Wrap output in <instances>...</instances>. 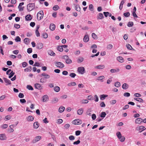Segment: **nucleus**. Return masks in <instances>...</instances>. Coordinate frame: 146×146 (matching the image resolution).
Listing matches in <instances>:
<instances>
[{
  "label": "nucleus",
  "mask_w": 146,
  "mask_h": 146,
  "mask_svg": "<svg viewBox=\"0 0 146 146\" xmlns=\"http://www.w3.org/2000/svg\"><path fill=\"white\" fill-rule=\"evenodd\" d=\"M35 7V5L33 3H30L28 4L27 6V9L29 11H31L33 10Z\"/></svg>",
  "instance_id": "nucleus-1"
},
{
  "label": "nucleus",
  "mask_w": 146,
  "mask_h": 146,
  "mask_svg": "<svg viewBox=\"0 0 146 146\" xmlns=\"http://www.w3.org/2000/svg\"><path fill=\"white\" fill-rule=\"evenodd\" d=\"M44 13L43 11H39L37 14V17L38 20H40L43 17Z\"/></svg>",
  "instance_id": "nucleus-2"
},
{
  "label": "nucleus",
  "mask_w": 146,
  "mask_h": 146,
  "mask_svg": "<svg viewBox=\"0 0 146 146\" xmlns=\"http://www.w3.org/2000/svg\"><path fill=\"white\" fill-rule=\"evenodd\" d=\"M55 65L56 66L60 68H63L64 67V65L62 62H55Z\"/></svg>",
  "instance_id": "nucleus-3"
},
{
  "label": "nucleus",
  "mask_w": 146,
  "mask_h": 146,
  "mask_svg": "<svg viewBox=\"0 0 146 146\" xmlns=\"http://www.w3.org/2000/svg\"><path fill=\"white\" fill-rule=\"evenodd\" d=\"M72 123L75 125H79L82 123V121L79 119H76L73 121Z\"/></svg>",
  "instance_id": "nucleus-4"
},
{
  "label": "nucleus",
  "mask_w": 146,
  "mask_h": 146,
  "mask_svg": "<svg viewBox=\"0 0 146 146\" xmlns=\"http://www.w3.org/2000/svg\"><path fill=\"white\" fill-rule=\"evenodd\" d=\"M77 70L78 72L81 74H83L84 73L85 69L83 67H80L78 68Z\"/></svg>",
  "instance_id": "nucleus-5"
},
{
  "label": "nucleus",
  "mask_w": 146,
  "mask_h": 146,
  "mask_svg": "<svg viewBox=\"0 0 146 146\" xmlns=\"http://www.w3.org/2000/svg\"><path fill=\"white\" fill-rule=\"evenodd\" d=\"M35 87L36 89L40 90L42 89V87L39 84L36 83L35 84Z\"/></svg>",
  "instance_id": "nucleus-6"
},
{
  "label": "nucleus",
  "mask_w": 146,
  "mask_h": 146,
  "mask_svg": "<svg viewBox=\"0 0 146 146\" xmlns=\"http://www.w3.org/2000/svg\"><path fill=\"white\" fill-rule=\"evenodd\" d=\"M24 4V3L23 2H22L19 3L18 7V8L19 9V11H23L24 7H22L21 6L23 5Z\"/></svg>",
  "instance_id": "nucleus-7"
},
{
  "label": "nucleus",
  "mask_w": 146,
  "mask_h": 146,
  "mask_svg": "<svg viewBox=\"0 0 146 146\" xmlns=\"http://www.w3.org/2000/svg\"><path fill=\"white\" fill-rule=\"evenodd\" d=\"M6 139L7 137L5 134L3 133L0 134V140H5Z\"/></svg>",
  "instance_id": "nucleus-8"
},
{
  "label": "nucleus",
  "mask_w": 146,
  "mask_h": 146,
  "mask_svg": "<svg viewBox=\"0 0 146 146\" xmlns=\"http://www.w3.org/2000/svg\"><path fill=\"white\" fill-rule=\"evenodd\" d=\"M41 138V137L40 136H38L35 137V139L33 140L32 141V142L33 143H36V142L40 140Z\"/></svg>",
  "instance_id": "nucleus-9"
},
{
  "label": "nucleus",
  "mask_w": 146,
  "mask_h": 146,
  "mask_svg": "<svg viewBox=\"0 0 146 146\" xmlns=\"http://www.w3.org/2000/svg\"><path fill=\"white\" fill-rule=\"evenodd\" d=\"M3 79L4 81L6 83V85L7 86L8 85L11 84V82L8 79L5 78H3Z\"/></svg>",
  "instance_id": "nucleus-10"
},
{
  "label": "nucleus",
  "mask_w": 146,
  "mask_h": 146,
  "mask_svg": "<svg viewBox=\"0 0 146 146\" xmlns=\"http://www.w3.org/2000/svg\"><path fill=\"white\" fill-rule=\"evenodd\" d=\"M104 18V16L102 13H99L97 16V19H102Z\"/></svg>",
  "instance_id": "nucleus-11"
},
{
  "label": "nucleus",
  "mask_w": 146,
  "mask_h": 146,
  "mask_svg": "<svg viewBox=\"0 0 146 146\" xmlns=\"http://www.w3.org/2000/svg\"><path fill=\"white\" fill-rule=\"evenodd\" d=\"M43 46V44L41 43H39L36 44V47L37 48L39 49H42Z\"/></svg>",
  "instance_id": "nucleus-12"
},
{
  "label": "nucleus",
  "mask_w": 146,
  "mask_h": 146,
  "mask_svg": "<svg viewBox=\"0 0 146 146\" xmlns=\"http://www.w3.org/2000/svg\"><path fill=\"white\" fill-rule=\"evenodd\" d=\"M143 122V119L140 118H138L136 119L135 123L137 124H140Z\"/></svg>",
  "instance_id": "nucleus-13"
},
{
  "label": "nucleus",
  "mask_w": 146,
  "mask_h": 146,
  "mask_svg": "<svg viewBox=\"0 0 146 146\" xmlns=\"http://www.w3.org/2000/svg\"><path fill=\"white\" fill-rule=\"evenodd\" d=\"M48 100V97L47 95L43 96L42 97V101L43 102H46Z\"/></svg>",
  "instance_id": "nucleus-14"
},
{
  "label": "nucleus",
  "mask_w": 146,
  "mask_h": 146,
  "mask_svg": "<svg viewBox=\"0 0 146 146\" xmlns=\"http://www.w3.org/2000/svg\"><path fill=\"white\" fill-rule=\"evenodd\" d=\"M39 125L37 121L35 122L33 124V127L35 129H37L39 127Z\"/></svg>",
  "instance_id": "nucleus-15"
},
{
  "label": "nucleus",
  "mask_w": 146,
  "mask_h": 146,
  "mask_svg": "<svg viewBox=\"0 0 146 146\" xmlns=\"http://www.w3.org/2000/svg\"><path fill=\"white\" fill-rule=\"evenodd\" d=\"M84 110L82 108H81L77 110V114L79 115H82L83 112Z\"/></svg>",
  "instance_id": "nucleus-16"
},
{
  "label": "nucleus",
  "mask_w": 146,
  "mask_h": 146,
  "mask_svg": "<svg viewBox=\"0 0 146 146\" xmlns=\"http://www.w3.org/2000/svg\"><path fill=\"white\" fill-rule=\"evenodd\" d=\"M39 28V25H38L36 27V29L35 31V33L37 36L38 37L40 35V33L38 32V29Z\"/></svg>",
  "instance_id": "nucleus-17"
},
{
  "label": "nucleus",
  "mask_w": 146,
  "mask_h": 146,
  "mask_svg": "<svg viewBox=\"0 0 146 146\" xmlns=\"http://www.w3.org/2000/svg\"><path fill=\"white\" fill-rule=\"evenodd\" d=\"M117 60L119 62L122 63L124 62V60L123 58L121 56H118L117 58Z\"/></svg>",
  "instance_id": "nucleus-18"
},
{
  "label": "nucleus",
  "mask_w": 146,
  "mask_h": 146,
  "mask_svg": "<svg viewBox=\"0 0 146 146\" xmlns=\"http://www.w3.org/2000/svg\"><path fill=\"white\" fill-rule=\"evenodd\" d=\"M55 26L54 24L53 23L50 24V29L51 30L53 31L55 29Z\"/></svg>",
  "instance_id": "nucleus-19"
},
{
  "label": "nucleus",
  "mask_w": 146,
  "mask_h": 146,
  "mask_svg": "<svg viewBox=\"0 0 146 146\" xmlns=\"http://www.w3.org/2000/svg\"><path fill=\"white\" fill-rule=\"evenodd\" d=\"M25 43L26 44H28L30 42V39L28 38H26L24 40Z\"/></svg>",
  "instance_id": "nucleus-20"
},
{
  "label": "nucleus",
  "mask_w": 146,
  "mask_h": 146,
  "mask_svg": "<svg viewBox=\"0 0 146 146\" xmlns=\"http://www.w3.org/2000/svg\"><path fill=\"white\" fill-rule=\"evenodd\" d=\"M27 120L28 121H32L34 119V117L32 116H29L27 118Z\"/></svg>",
  "instance_id": "nucleus-21"
},
{
  "label": "nucleus",
  "mask_w": 146,
  "mask_h": 146,
  "mask_svg": "<svg viewBox=\"0 0 146 146\" xmlns=\"http://www.w3.org/2000/svg\"><path fill=\"white\" fill-rule=\"evenodd\" d=\"M105 68V66L103 65H101L96 66L95 68L99 69H102Z\"/></svg>",
  "instance_id": "nucleus-22"
},
{
  "label": "nucleus",
  "mask_w": 146,
  "mask_h": 146,
  "mask_svg": "<svg viewBox=\"0 0 146 146\" xmlns=\"http://www.w3.org/2000/svg\"><path fill=\"white\" fill-rule=\"evenodd\" d=\"M89 40V38L88 35H86L83 38V40L85 42H87Z\"/></svg>",
  "instance_id": "nucleus-23"
},
{
  "label": "nucleus",
  "mask_w": 146,
  "mask_h": 146,
  "mask_svg": "<svg viewBox=\"0 0 146 146\" xmlns=\"http://www.w3.org/2000/svg\"><path fill=\"white\" fill-rule=\"evenodd\" d=\"M128 84L126 83L123 84L122 86V88L125 90L127 89L128 88Z\"/></svg>",
  "instance_id": "nucleus-24"
},
{
  "label": "nucleus",
  "mask_w": 146,
  "mask_h": 146,
  "mask_svg": "<svg viewBox=\"0 0 146 146\" xmlns=\"http://www.w3.org/2000/svg\"><path fill=\"white\" fill-rule=\"evenodd\" d=\"M108 95H107L102 94L100 96V100H103L105 99V98L108 96Z\"/></svg>",
  "instance_id": "nucleus-25"
},
{
  "label": "nucleus",
  "mask_w": 146,
  "mask_h": 146,
  "mask_svg": "<svg viewBox=\"0 0 146 146\" xmlns=\"http://www.w3.org/2000/svg\"><path fill=\"white\" fill-rule=\"evenodd\" d=\"M65 109V108L64 107L61 106L59 108L58 110V111L60 113H62L64 110Z\"/></svg>",
  "instance_id": "nucleus-26"
},
{
  "label": "nucleus",
  "mask_w": 146,
  "mask_h": 146,
  "mask_svg": "<svg viewBox=\"0 0 146 146\" xmlns=\"http://www.w3.org/2000/svg\"><path fill=\"white\" fill-rule=\"evenodd\" d=\"M25 19L26 21L31 20L32 19V18L31 17V15H27L25 16Z\"/></svg>",
  "instance_id": "nucleus-27"
},
{
  "label": "nucleus",
  "mask_w": 146,
  "mask_h": 146,
  "mask_svg": "<svg viewBox=\"0 0 146 146\" xmlns=\"http://www.w3.org/2000/svg\"><path fill=\"white\" fill-rule=\"evenodd\" d=\"M125 2V1L124 0H122L121 1L119 7V9L120 10H121L123 8V5Z\"/></svg>",
  "instance_id": "nucleus-28"
},
{
  "label": "nucleus",
  "mask_w": 146,
  "mask_h": 146,
  "mask_svg": "<svg viewBox=\"0 0 146 146\" xmlns=\"http://www.w3.org/2000/svg\"><path fill=\"white\" fill-rule=\"evenodd\" d=\"M134 99L140 102H143V99L140 98H134Z\"/></svg>",
  "instance_id": "nucleus-29"
},
{
  "label": "nucleus",
  "mask_w": 146,
  "mask_h": 146,
  "mask_svg": "<svg viewBox=\"0 0 146 146\" xmlns=\"http://www.w3.org/2000/svg\"><path fill=\"white\" fill-rule=\"evenodd\" d=\"M92 38L96 40L98 38L97 35L94 33H92Z\"/></svg>",
  "instance_id": "nucleus-30"
},
{
  "label": "nucleus",
  "mask_w": 146,
  "mask_h": 146,
  "mask_svg": "<svg viewBox=\"0 0 146 146\" xmlns=\"http://www.w3.org/2000/svg\"><path fill=\"white\" fill-rule=\"evenodd\" d=\"M91 109L89 108L87 110L86 113L87 115H89L90 116H91V113H90V112H91Z\"/></svg>",
  "instance_id": "nucleus-31"
},
{
  "label": "nucleus",
  "mask_w": 146,
  "mask_h": 146,
  "mask_svg": "<svg viewBox=\"0 0 146 146\" xmlns=\"http://www.w3.org/2000/svg\"><path fill=\"white\" fill-rule=\"evenodd\" d=\"M41 75L42 76H45V78H48L50 77V76L49 75L45 73H43Z\"/></svg>",
  "instance_id": "nucleus-32"
},
{
  "label": "nucleus",
  "mask_w": 146,
  "mask_h": 146,
  "mask_svg": "<svg viewBox=\"0 0 146 146\" xmlns=\"http://www.w3.org/2000/svg\"><path fill=\"white\" fill-rule=\"evenodd\" d=\"M126 46L127 48L129 50H134V49L131 46V45L128 44H126Z\"/></svg>",
  "instance_id": "nucleus-33"
},
{
  "label": "nucleus",
  "mask_w": 146,
  "mask_h": 146,
  "mask_svg": "<svg viewBox=\"0 0 146 146\" xmlns=\"http://www.w3.org/2000/svg\"><path fill=\"white\" fill-rule=\"evenodd\" d=\"M75 9L76 11H80V8L78 5H75Z\"/></svg>",
  "instance_id": "nucleus-34"
},
{
  "label": "nucleus",
  "mask_w": 146,
  "mask_h": 146,
  "mask_svg": "<svg viewBox=\"0 0 146 146\" xmlns=\"http://www.w3.org/2000/svg\"><path fill=\"white\" fill-rule=\"evenodd\" d=\"M32 69V67L31 66H29L27 68L24 69L25 72H29L31 71Z\"/></svg>",
  "instance_id": "nucleus-35"
},
{
  "label": "nucleus",
  "mask_w": 146,
  "mask_h": 146,
  "mask_svg": "<svg viewBox=\"0 0 146 146\" xmlns=\"http://www.w3.org/2000/svg\"><path fill=\"white\" fill-rule=\"evenodd\" d=\"M54 90L55 92H58L60 90V88L58 86H56L54 87Z\"/></svg>",
  "instance_id": "nucleus-36"
},
{
  "label": "nucleus",
  "mask_w": 146,
  "mask_h": 146,
  "mask_svg": "<svg viewBox=\"0 0 146 146\" xmlns=\"http://www.w3.org/2000/svg\"><path fill=\"white\" fill-rule=\"evenodd\" d=\"M57 50L60 52H62L63 51V49L62 47L61 46H58L57 48Z\"/></svg>",
  "instance_id": "nucleus-37"
},
{
  "label": "nucleus",
  "mask_w": 146,
  "mask_h": 146,
  "mask_svg": "<svg viewBox=\"0 0 146 146\" xmlns=\"http://www.w3.org/2000/svg\"><path fill=\"white\" fill-rule=\"evenodd\" d=\"M59 9V7L57 5H54L53 7V9L54 11H57Z\"/></svg>",
  "instance_id": "nucleus-38"
},
{
  "label": "nucleus",
  "mask_w": 146,
  "mask_h": 146,
  "mask_svg": "<svg viewBox=\"0 0 146 146\" xmlns=\"http://www.w3.org/2000/svg\"><path fill=\"white\" fill-rule=\"evenodd\" d=\"M106 113L105 112H102L101 113L100 116L101 117L104 118L106 116Z\"/></svg>",
  "instance_id": "nucleus-39"
},
{
  "label": "nucleus",
  "mask_w": 146,
  "mask_h": 146,
  "mask_svg": "<svg viewBox=\"0 0 146 146\" xmlns=\"http://www.w3.org/2000/svg\"><path fill=\"white\" fill-rule=\"evenodd\" d=\"M84 60V58L82 57H80L78 60V63L82 62Z\"/></svg>",
  "instance_id": "nucleus-40"
},
{
  "label": "nucleus",
  "mask_w": 146,
  "mask_h": 146,
  "mask_svg": "<svg viewBox=\"0 0 146 146\" xmlns=\"http://www.w3.org/2000/svg\"><path fill=\"white\" fill-rule=\"evenodd\" d=\"M127 25L129 27H132L133 25V22H129Z\"/></svg>",
  "instance_id": "nucleus-41"
},
{
  "label": "nucleus",
  "mask_w": 146,
  "mask_h": 146,
  "mask_svg": "<svg viewBox=\"0 0 146 146\" xmlns=\"http://www.w3.org/2000/svg\"><path fill=\"white\" fill-rule=\"evenodd\" d=\"M130 13L129 12L125 13H123L124 16L125 17H128L130 15Z\"/></svg>",
  "instance_id": "nucleus-42"
},
{
  "label": "nucleus",
  "mask_w": 146,
  "mask_h": 146,
  "mask_svg": "<svg viewBox=\"0 0 146 146\" xmlns=\"http://www.w3.org/2000/svg\"><path fill=\"white\" fill-rule=\"evenodd\" d=\"M105 78V77L103 76H100L98 77L97 79V80H103Z\"/></svg>",
  "instance_id": "nucleus-43"
},
{
  "label": "nucleus",
  "mask_w": 146,
  "mask_h": 146,
  "mask_svg": "<svg viewBox=\"0 0 146 146\" xmlns=\"http://www.w3.org/2000/svg\"><path fill=\"white\" fill-rule=\"evenodd\" d=\"M27 88L29 90H33V88L30 85H27Z\"/></svg>",
  "instance_id": "nucleus-44"
},
{
  "label": "nucleus",
  "mask_w": 146,
  "mask_h": 146,
  "mask_svg": "<svg viewBox=\"0 0 146 146\" xmlns=\"http://www.w3.org/2000/svg\"><path fill=\"white\" fill-rule=\"evenodd\" d=\"M114 86H115L117 87H118L120 86H121L120 83L119 82H117L116 83H115Z\"/></svg>",
  "instance_id": "nucleus-45"
},
{
  "label": "nucleus",
  "mask_w": 146,
  "mask_h": 146,
  "mask_svg": "<svg viewBox=\"0 0 146 146\" xmlns=\"http://www.w3.org/2000/svg\"><path fill=\"white\" fill-rule=\"evenodd\" d=\"M72 62V60L71 59L68 58L67 60H66V62L67 64H70Z\"/></svg>",
  "instance_id": "nucleus-46"
},
{
  "label": "nucleus",
  "mask_w": 146,
  "mask_h": 146,
  "mask_svg": "<svg viewBox=\"0 0 146 146\" xmlns=\"http://www.w3.org/2000/svg\"><path fill=\"white\" fill-rule=\"evenodd\" d=\"M15 74V72H13V71H12L9 74V78H11Z\"/></svg>",
  "instance_id": "nucleus-47"
},
{
  "label": "nucleus",
  "mask_w": 146,
  "mask_h": 146,
  "mask_svg": "<svg viewBox=\"0 0 146 146\" xmlns=\"http://www.w3.org/2000/svg\"><path fill=\"white\" fill-rule=\"evenodd\" d=\"M116 135L119 139L122 136L121 133L120 132H117L116 133Z\"/></svg>",
  "instance_id": "nucleus-48"
},
{
  "label": "nucleus",
  "mask_w": 146,
  "mask_h": 146,
  "mask_svg": "<svg viewBox=\"0 0 146 146\" xmlns=\"http://www.w3.org/2000/svg\"><path fill=\"white\" fill-rule=\"evenodd\" d=\"M42 37L45 38H47L48 37V35L46 33H44L42 35Z\"/></svg>",
  "instance_id": "nucleus-49"
},
{
  "label": "nucleus",
  "mask_w": 146,
  "mask_h": 146,
  "mask_svg": "<svg viewBox=\"0 0 146 146\" xmlns=\"http://www.w3.org/2000/svg\"><path fill=\"white\" fill-rule=\"evenodd\" d=\"M15 41L17 42H20L21 39L19 36H17L15 39Z\"/></svg>",
  "instance_id": "nucleus-50"
},
{
  "label": "nucleus",
  "mask_w": 146,
  "mask_h": 146,
  "mask_svg": "<svg viewBox=\"0 0 146 146\" xmlns=\"http://www.w3.org/2000/svg\"><path fill=\"white\" fill-rule=\"evenodd\" d=\"M58 101V99L57 98H54L52 100V102L53 103H55L57 102Z\"/></svg>",
  "instance_id": "nucleus-51"
},
{
  "label": "nucleus",
  "mask_w": 146,
  "mask_h": 146,
  "mask_svg": "<svg viewBox=\"0 0 146 146\" xmlns=\"http://www.w3.org/2000/svg\"><path fill=\"white\" fill-rule=\"evenodd\" d=\"M113 45L111 44H109L107 45V48L108 49L110 50L112 48Z\"/></svg>",
  "instance_id": "nucleus-52"
},
{
  "label": "nucleus",
  "mask_w": 146,
  "mask_h": 146,
  "mask_svg": "<svg viewBox=\"0 0 146 146\" xmlns=\"http://www.w3.org/2000/svg\"><path fill=\"white\" fill-rule=\"evenodd\" d=\"M89 9L91 11L93 10V6L92 4H90L89 6Z\"/></svg>",
  "instance_id": "nucleus-53"
},
{
  "label": "nucleus",
  "mask_w": 146,
  "mask_h": 146,
  "mask_svg": "<svg viewBox=\"0 0 146 146\" xmlns=\"http://www.w3.org/2000/svg\"><path fill=\"white\" fill-rule=\"evenodd\" d=\"M76 74L73 73H71L70 74V76L72 78H74L76 76Z\"/></svg>",
  "instance_id": "nucleus-54"
},
{
  "label": "nucleus",
  "mask_w": 146,
  "mask_h": 146,
  "mask_svg": "<svg viewBox=\"0 0 146 146\" xmlns=\"http://www.w3.org/2000/svg\"><path fill=\"white\" fill-rule=\"evenodd\" d=\"M123 96L125 97H128L130 96V94L128 92H125L124 93Z\"/></svg>",
  "instance_id": "nucleus-55"
},
{
  "label": "nucleus",
  "mask_w": 146,
  "mask_h": 146,
  "mask_svg": "<svg viewBox=\"0 0 146 146\" xmlns=\"http://www.w3.org/2000/svg\"><path fill=\"white\" fill-rule=\"evenodd\" d=\"M88 101L87 100H83L82 101V104H86L88 103Z\"/></svg>",
  "instance_id": "nucleus-56"
},
{
  "label": "nucleus",
  "mask_w": 146,
  "mask_h": 146,
  "mask_svg": "<svg viewBox=\"0 0 146 146\" xmlns=\"http://www.w3.org/2000/svg\"><path fill=\"white\" fill-rule=\"evenodd\" d=\"M11 116L10 115H8L5 116V118L6 120H9L11 119Z\"/></svg>",
  "instance_id": "nucleus-57"
},
{
  "label": "nucleus",
  "mask_w": 146,
  "mask_h": 146,
  "mask_svg": "<svg viewBox=\"0 0 146 146\" xmlns=\"http://www.w3.org/2000/svg\"><path fill=\"white\" fill-rule=\"evenodd\" d=\"M81 132V131H77L75 132V134L76 136L79 135L80 134Z\"/></svg>",
  "instance_id": "nucleus-58"
},
{
  "label": "nucleus",
  "mask_w": 146,
  "mask_h": 146,
  "mask_svg": "<svg viewBox=\"0 0 146 146\" xmlns=\"http://www.w3.org/2000/svg\"><path fill=\"white\" fill-rule=\"evenodd\" d=\"M32 52V49L31 48H29L27 50V52L29 54L31 53Z\"/></svg>",
  "instance_id": "nucleus-59"
},
{
  "label": "nucleus",
  "mask_w": 146,
  "mask_h": 146,
  "mask_svg": "<svg viewBox=\"0 0 146 146\" xmlns=\"http://www.w3.org/2000/svg\"><path fill=\"white\" fill-rule=\"evenodd\" d=\"M18 96L20 98H23L24 97V95L23 94L20 93L19 94Z\"/></svg>",
  "instance_id": "nucleus-60"
},
{
  "label": "nucleus",
  "mask_w": 146,
  "mask_h": 146,
  "mask_svg": "<svg viewBox=\"0 0 146 146\" xmlns=\"http://www.w3.org/2000/svg\"><path fill=\"white\" fill-rule=\"evenodd\" d=\"M49 54L51 56H54L55 55V54L52 50L50 51V54Z\"/></svg>",
  "instance_id": "nucleus-61"
},
{
  "label": "nucleus",
  "mask_w": 146,
  "mask_h": 146,
  "mask_svg": "<svg viewBox=\"0 0 146 146\" xmlns=\"http://www.w3.org/2000/svg\"><path fill=\"white\" fill-rule=\"evenodd\" d=\"M96 115L95 114H93L92 115V118L93 120H94L96 118Z\"/></svg>",
  "instance_id": "nucleus-62"
},
{
  "label": "nucleus",
  "mask_w": 146,
  "mask_h": 146,
  "mask_svg": "<svg viewBox=\"0 0 146 146\" xmlns=\"http://www.w3.org/2000/svg\"><path fill=\"white\" fill-rule=\"evenodd\" d=\"M69 139L70 140H73L74 139L75 137L73 135H70L69 137Z\"/></svg>",
  "instance_id": "nucleus-63"
},
{
  "label": "nucleus",
  "mask_w": 146,
  "mask_h": 146,
  "mask_svg": "<svg viewBox=\"0 0 146 146\" xmlns=\"http://www.w3.org/2000/svg\"><path fill=\"white\" fill-rule=\"evenodd\" d=\"M64 127L66 129H68L70 127V125L68 123L64 125Z\"/></svg>",
  "instance_id": "nucleus-64"
}]
</instances>
